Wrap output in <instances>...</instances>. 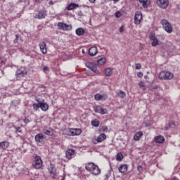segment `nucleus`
I'll use <instances>...</instances> for the list:
<instances>
[{"mask_svg":"<svg viewBox=\"0 0 180 180\" xmlns=\"http://www.w3.org/2000/svg\"><path fill=\"white\" fill-rule=\"evenodd\" d=\"M85 169L86 171H89L90 174H92V175H99V174H101V169L94 162L86 163Z\"/></svg>","mask_w":180,"mask_h":180,"instance_id":"obj_1","label":"nucleus"},{"mask_svg":"<svg viewBox=\"0 0 180 180\" xmlns=\"http://www.w3.org/2000/svg\"><path fill=\"white\" fill-rule=\"evenodd\" d=\"M32 165L35 169H41L43 168V160H41V157L38 155H34Z\"/></svg>","mask_w":180,"mask_h":180,"instance_id":"obj_2","label":"nucleus"},{"mask_svg":"<svg viewBox=\"0 0 180 180\" xmlns=\"http://www.w3.org/2000/svg\"><path fill=\"white\" fill-rule=\"evenodd\" d=\"M47 168L49 172V176L51 178V179H58V172H57V168L56 167V165H54L53 163H51Z\"/></svg>","mask_w":180,"mask_h":180,"instance_id":"obj_3","label":"nucleus"},{"mask_svg":"<svg viewBox=\"0 0 180 180\" xmlns=\"http://www.w3.org/2000/svg\"><path fill=\"white\" fill-rule=\"evenodd\" d=\"M160 24L162 25L164 30L167 32V33H172V32H174V30L172 29V25L167 20H161Z\"/></svg>","mask_w":180,"mask_h":180,"instance_id":"obj_4","label":"nucleus"},{"mask_svg":"<svg viewBox=\"0 0 180 180\" xmlns=\"http://www.w3.org/2000/svg\"><path fill=\"white\" fill-rule=\"evenodd\" d=\"M174 78V74L169 71H161L159 73V79L169 80Z\"/></svg>","mask_w":180,"mask_h":180,"instance_id":"obj_5","label":"nucleus"},{"mask_svg":"<svg viewBox=\"0 0 180 180\" xmlns=\"http://www.w3.org/2000/svg\"><path fill=\"white\" fill-rule=\"evenodd\" d=\"M156 4L161 9H167L169 6V0H156Z\"/></svg>","mask_w":180,"mask_h":180,"instance_id":"obj_6","label":"nucleus"},{"mask_svg":"<svg viewBox=\"0 0 180 180\" xmlns=\"http://www.w3.org/2000/svg\"><path fill=\"white\" fill-rule=\"evenodd\" d=\"M58 27L60 30H63L65 32L72 30V26L71 25L65 24L61 22H58Z\"/></svg>","mask_w":180,"mask_h":180,"instance_id":"obj_7","label":"nucleus"},{"mask_svg":"<svg viewBox=\"0 0 180 180\" xmlns=\"http://www.w3.org/2000/svg\"><path fill=\"white\" fill-rule=\"evenodd\" d=\"M95 113H100V115H108V109H103L100 105H95L93 107Z\"/></svg>","mask_w":180,"mask_h":180,"instance_id":"obj_8","label":"nucleus"},{"mask_svg":"<svg viewBox=\"0 0 180 180\" xmlns=\"http://www.w3.org/2000/svg\"><path fill=\"white\" fill-rule=\"evenodd\" d=\"M77 155L75 150L69 148L65 151V157L68 160H72Z\"/></svg>","mask_w":180,"mask_h":180,"instance_id":"obj_9","label":"nucleus"},{"mask_svg":"<svg viewBox=\"0 0 180 180\" xmlns=\"http://www.w3.org/2000/svg\"><path fill=\"white\" fill-rule=\"evenodd\" d=\"M143 19V14L141 11H136L134 16V23L135 25H140L141 23V20Z\"/></svg>","mask_w":180,"mask_h":180,"instance_id":"obj_10","label":"nucleus"},{"mask_svg":"<svg viewBox=\"0 0 180 180\" xmlns=\"http://www.w3.org/2000/svg\"><path fill=\"white\" fill-rule=\"evenodd\" d=\"M106 134H100V135L97 137L96 139H94L93 141L94 144H98L99 143H102V141H105L106 140Z\"/></svg>","mask_w":180,"mask_h":180,"instance_id":"obj_11","label":"nucleus"},{"mask_svg":"<svg viewBox=\"0 0 180 180\" xmlns=\"http://www.w3.org/2000/svg\"><path fill=\"white\" fill-rule=\"evenodd\" d=\"M36 101L38 102L40 108L43 112H47V110H49V104H47V103L41 102L39 99H37Z\"/></svg>","mask_w":180,"mask_h":180,"instance_id":"obj_12","label":"nucleus"},{"mask_svg":"<svg viewBox=\"0 0 180 180\" xmlns=\"http://www.w3.org/2000/svg\"><path fill=\"white\" fill-rule=\"evenodd\" d=\"M42 131L46 136H53V134H54V130L49 127H44Z\"/></svg>","mask_w":180,"mask_h":180,"instance_id":"obj_13","label":"nucleus"},{"mask_svg":"<svg viewBox=\"0 0 180 180\" xmlns=\"http://www.w3.org/2000/svg\"><path fill=\"white\" fill-rule=\"evenodd\" d=\"M47 16V13L46 10H40L38 14H36L34 16V19H44Z\"/></svg>","mask_w":180,"mask_h":180,"instance_id":"obj_14","label":"nucleus"},{"mask_svg":"<svg viewBox=\"0 0 180 180\" xmlns=\"http://www.w3.org/2000/svg\"><path fill=\"white\" fill-rule=\"evenodd\" d=\"M27 74V70H20V69H18L15 72V77L16 78H22L23 77H25V75H26Z\"/></svg>","mask_w":180,"mask_h":180,"instance_id":"obj_15","label":"nucleus"},{"mask_svg":"<svg viewBox=\"0 0 180 180\" xmlns=\"http://www.w3.org/2000/svg\"><path fill=\"white\" fill-rule=\"evenodd\" d=\"M95 101H106L108 99V95L96 94L94 95Z\"/></svg>","mask_w":180,"mask_h":180,"instance_id":"obj_16","label":"nucleus"},{"mask_svg":"<svg viewBox=\"0 0 180 180\" xmlns=\"http://www.w3.org/2000/svg\"><path fill=\"white\" fill-rule=\"evenodd\" d=\"M44 137L43 133H39L34 136V140L36 143H43V141H44Z\"/></svg>","mask_w":180,"mask_h":180,"instance_id":"obj_17","label":"nucleus"},{"mask_svg":"<svg viewBox=\"0 0 180 180\" xmlns=\"http://www.w3.org/2000/svg\"><path fill=\"white\" fill-rule=\"evenodd\" d=\"M39 49L42 54H47V45L46 44V42L44 41L40 42Z\"/></svg>","mask_w":180,"mask_h":180,"instance_id":"obj_18","label":"nucleus"},{"mask_svg":"<svg viewBox=\"0 0 180 180\" xmlns=\"http://www.w3.org/2000/svg\"><path fill=\"white\" fill-rule=\"evenodd\" d=\"M96 54H98V48L96 46L91 47L89 49V56H90V57H94L96 56Z\"/></svg>","mask_w":180,"mask_h":180,"instance_id":"obj_19","label":"nucleus"},{"mask_svg":"<svg viewBox=\"0 0 180 180\" xmlns=\"http://www.w3.org/2000/svg\"><path fill=\"white\" fill-rule=\"evenodd\" d=\"M86 67H88V68H89L91 71H93V72H98L96 65H95V64H94L93 63L88 62L86 64Z\"/></svg>","mask_w":180,"mask_h":180,"instance_id":"obj_20","label":"nucleus"},{"mask_svg":"<svg viewBox=\"0 0 180 180\" xmlns=\"http://www.w3.org/2000/svg\"><path fill=\"white\" fill-rule=\"evenodd\" d=\"M128 169H129V166H127V165L122 164L118 167V171L121 174H126V172H127Z\"/></svg>","mask_w":180,"mask_h":180,"instance_id":"obj_21","label":"nucleus"},{"mask_svg":"<svg viewBox=\"0 0 180 180\" xmlns=\"http://www.w3.org/2000/svg\"><path fill=\"white\" fill-rule=\"evenodd\" d=\"M155 141L158 144H162L165 142V138L162 135H159L155 137Z\"/></svg>","mask_w":180,"mask_h":180,"instance_id":"obj_22","label":"nucleus"},{"mask_svg":"<svg viewBox=\"0 0 180 180\" xmlns=\"http://www.w3.org/2000/svg\"><path fill=\"white\" fill-rule=\"evenodd\" d=\"M70 133L72 136H79L82 133V130L81 129H70Z\"/></svg>","mask_w":180,"mask_h":180,"instance_id":"obj_23","label":"nucleus"},{"mask_svg":"<svg viewBox=\"0 0 180 180\" xmlns=\"http://www.w3.org/2000/svg\"><path fill=\"white\" fill-rule=\"evenodd\" d=\"M77 8H79V5L75 3H70L67 7V11H72L73 9H77Z\"/></svg>","mask_w":180,"mask_h":180,"instance_id":"obj_24","label":"nucleus"},{"mask_svg":"<svg viewBox=\"0 0 180 180\" xmlns=\"http://www.w3.org/2000/svg\"><path fill=\"white\" fill-rule=\"evenodd\" d=\"M104 74L106 77H112L113 75V69L112 68H107L104 70Z\"/></svg>","mask_w":180,"mask_h":180,"instance_id":"obj_25","label":"nucleus"},{"mask_svg":"<svg viewBox=\"0 0 180 180\" xmlns=\"http://www.w3.org/2000/svg\"><path fill=\"white\" fill-rule=\"evenodd\" d=\"M10 143L8 141H2L0 142V148L1 150H6L9 147Z\"/></svg>","mask_w":180,"mask_h":180,"instance_id":"obj_26","label":"nucleus"},{"mask_svg":"<svg viewBox=\"0 0 180 180\" xmlns=\"http://www.w3.org/2000/svg\"><path fill=\"white\" fill-rule=\"evenodd\" d=\"M108 131H109V128L106 125H104L98 129L99 134L108 133Z\"/></svg>","mask_w":180,"mask_h":180,"instance_id":"obj_27","label":"nucleus"},{"mask_svg":"<svg viewBox=\"0 0 180 180\" xmlns=\"http://www.w3.org/2000/svg\"><path fill=\"white\" fill-rule=\"evenodd\" d=\"M85 33V31L84 30V28L79 27L76 30V34L77 36H82Z\"/></svg>","mask_w":180,"mask_h":180,"instance_id":"obj_28","label":"nucleus"},{"mask_svg":"<svg viewBox=\"0 0 180 180\" xmlns=\"http://www.w3.org/2000/svg\"><path fill=\"white\" fill-rule=\"evenodd\" d=\"M142 136H143V132L139 131L134 135V139L137 141L140 140V139H141Z\"/></svg>","mask_w":180,"mask_h":180,"instance_id":"obj_29","label":"nucleus"},{"mask_svg":"<svg viewBox=\"0 0 180 180\" xmlns=\"http://www.w3.org/2000/svg\"><path fill=\"white\" fill-rule=\"evenodd\" d=\"M106 63V58L103 57L97 60L98 65H103Z\"/></svg>","mask_w":180,"mask_h":180,"instance_id":"obj_30","label":"nucleus"},{"mask_svg":"<svg viewBox=\"0 0 180 180\" xmlns=\"http://www.w3.org/2000/svg\"><path fill=\"white\" fill-rule=\"evenodd\" d=\"M141 4H142V6L143 8H148V1L150 0H139Z\"/></svg>","mask_w":180,"mask_h":180,"instance_id":"obj_31","label":"nucleus"},{"mask_svg":"<svg viewBox=\"0 0 180 180\" xmlns=\"http://www.w3.org/2000/svg\"><path fill=\"white\" fill-rule=\"evenodd\" d=\"M100 122L98 120H94L91 121V126L94 127H99Z\"/></svg>","mask_w":180,"mask_h":180,"instance_id":"obj_32","label":"nucleus"},{"mask_svg":"<svg viewBox=\"0 0 180 180\" xmlns=\"http://www.w3.org/2000/svg\"><path fill=\"white\" fill-rule=\"evenodd\" d=\"M152 41V47H157V46H158V39L155 38V39H153Z\"/></svg>","mask_w":180,"mask_h":180,"instance_id":"obj_33","label":"nucleus"},{"mask_svg":"<svg viewBox=\"0 0 180 180\" xmlns=\"http://www.w3.org/2000/svg\"><path fill=\"white\" fill-rule=\"evenodd\" d=\"M117 161H122L123 160V154L122 153H118L116 155Z\"/></svg>","mask_w":180,"mask_h":180,"instance_id":"obj_34","label":"nucleus"},{"mask_svg":"<svg viewBox=\"0 0 180 180\" xmlns=\"http://www.w3.org/2000/svg\"><path fill=\"white\" fill-rule=\"evenodd\" d=\"M119 98H126V93H124V91L120 90L118 94H117Z\"/></svg>","mask_w":180,"mask_h":180,"instance_id":"obj_35","label":"nucleus"},{"mask_svg":"<svg viewBox=\"0 0 180 180\" xmlns=\"http://www.w3.org/2000/svg\"><path fill=\"white\" fill-rule=\"evenodd\" d=\"M138 85L140 86V88H142L143 91H146L147 89V87H146V84L143 81H141Z\"/></svg>","mask_w":180,"mask_h":180,"instance_id":"obj_36","label":"nucleus"},{"mask_svg":"<svg viewBox=\"0 0 180 180\" xmlns=\"http://www.w3.org/2000/svg\"><path fill=\"white\" fill-rule=\"evenodd\" d=\"M168 126L169 127V129H174V127H175L176 124L174 121H170L168 124Z\"/></svg>","mask_w":180,"mask_h":180,"instance_id":"obj_37","label":"nucleus"},{"mask_svg":"<svg viewBox=\"0 0 180 180\" xmlns=\"http://www.w3.org/2000/svg\"><path fill=\"white\" fill-rule=\"evenodd\" d=\"M32 108L34 110H39V108H40V104L37 103H33L32 104Z\"/></svg>","mask_w":180,"mask_h":180,"instance_id":"obj_38","label":"nucleus"},{"mask_svg":"<svg viewBox=\"0 0 180 180\" xmlns=\"http://www.w3.org/2000/svg\"><path fill=\"white\" fill-rule=\"evenodd\" d=\"M155 39H157V37H155V33L154 32L150 33V34L149 35V39L153 41Z\"/></svg>","mask_w":180,"mask_h":180,"instance_id":"obj_39","label":"nucleus"},{"mask_svg":"<svg viewBox=\"0 0 180 180\" xmlns=\"http://www.w3.org/2000/svg\"><path fill=\"white\" fill-rule=\"evenodd\" d=\"M20 38H21L20 34H15V39L13 41V44H16V43H18L19 39H20Z\"/></svg>","mask_w":180,"mask_h":180,"instance_id":"obj_40","label":"nucleus"},{"mask_svg":"<svg viewBox=\"0 0 180 180\" xmlns=\"http://www.w3.org/2000/svg\"><path fill=\"white\" fill-rule=\"evenodd\" d=\"M137 170L139 171V172L140 174H143V172L144 171V169L143 168V166H141V165H138L137 166Z\"/></svg>","mask_w":180,"mask_h":180,"instance_id":"obj_41","label":"nucleus"},{"mask_svg":"<svg viewBox=\"0 0 180 180\" xmlns=\"http://www.w3.org/2000/svg\"><path fill=\"white\" fill-rule=\"evenodd\" d=\"M15 129V133H22V129L20 127H14Z\"/></svg>","mask_w":180,"mask_h":180,"instance_id":"obj_42","label":"nucleus"},{"mask_svg":"<svg viewBox=\"0 0 180 180\" xmlns=\"http://www.w3.org/2000/svg\"><path fill=\"white\" fill-rule=\"evenodd\" d=\"M122 17V13L120 11H117L115 13V18H121Z\"/></svg>","mask_w":180,"mask_h":180,"instance_id":"obj_43","label":"nucleus"},{"mask_svg":"<svg viewBox=\"0 0 180 180\" xmlns=\"http://www.w3.org/2000/svg\"><path fill=\"white\" fill-rule=\"evenodd\" d=\"M135 65H136V70H141V64H140V63H136L135 64Z\"/></svg>","mask_w":180,"mask_h":180,"instance_id":"obj_44","label":"nucleus"},{"mask_svg":"<svg viewBox=\"0 0 180 180\" xmlns=\"http://www.w3.org/2000/svg\"><path fill=\"white\" fill-rule=\"evenodd\" d=\"M154 89H158V85H155V86H150V91H154Z\"/></svg>","mask_w":180,"mask_h":180,"instance_id":"obj_45","label":"nucleus"},{"mask_svg":"<svg viewBox=\"0 0 180 180\" xmlns=\"http://www.w3.org/2000/svg\"><path fill=\"white\" fill-rule=\"evenodd\" d=\"M24 123H26V124H27V123H30V120H29V118L25 117V119L22 120Z\"/></svg>","mask_w":180,"mask_h":180,"instance_id":"obj_46","label":"nucleus"},{"mask_svg":"<svg viewBox=\"0 0 180 180\" xmlns=\"http://www.w3.org/2000/svg\"><path fill=\"white\" fill-rule=\"evenodd\" d=\"M41 2H43V0H35L34 5H39V4H41Z\"/></svg>","mask_w":180,"mask_h":180,"instance_id":"obj_47","label":"nucleus"},{"mask_svg":"<svg viewBox=\"0 0 180 180\" xmlns=\"http://www.w3.org/2000/svg\"><path fill=\"white\" fill-rule=\"evenodd\" d=\"M123 32H124V25H122V26L120 27V33H123Z\"/></svg>","mask_w":180,"mask_h":180,"instance_id":"obj_48","label":"nucleus"},{"mask_svg":"<svg viewBox=\"0 0 180 180\" xmlns=\"http://www.w3.org/2000/svg\"><path fill=\"white\" fill-rule=\"evenodd\" d=\"M137 76L139 77V78H142V77H143V72H139L138 74H137Z\"/></svg>","mask_w":180,"mask_h":180,"instance_id":"obj_49","label":"nucleus"},{"mask_svg":"<svg viewBox=\"0 0 180 180\" xmlns=\"http://www.w3.org/2000/svg\"><path fill=\"white\" fill-rule=\"evenodd\" d=\"M44 71H49V67L45 66L43 68Z\"/></svg>","mask_w":180,"mask_h":180,"instance_id":"obj_50","label":"nucleus"},{"mask_svg":"<svg viewBox=\"0 0 180 180\" xmlns=\"http://www.w3.org/2000/svg\"><path fill=\"white\" fill-rule=\"evenodd\" d=\"M27 1V0H19L18 2L26 4V1Z\"/></svg>","mask_w":180,"mask_h":180,"instance_id":"obj_51","label":"nucleus"},{"mask_svg":"<svg viewBox=\"0 0 180 180\" xmlns=\"http://www.w3.org/2000/svg\"><path fill=\"white\" fill-rule=\"evenodd\" d=\"M110 1H112L114 2V4H117V2H119V1L120 0H110Z\"/></svg>","mask_w":180,"mask_h":180,"instance_id":"obj_52","label":"nucleus"},{"mask_svg":"<svg viewBox=\"0 0 180 180\" xmlns=\"http://www.w3.org/2000/svg\"><path fill=\"white\" fill-rule=\"evenodd\" d=\"M49 5H54V1H53V0H51L49 1Z\"/></svg>","mask_w":180,"mask_h":180,"instance_id":"obj_53","label":"nucleus"},{"mask_svg":"<svg viewBox=\"0 0 180 180\" xmlns=\"http://www.w3.org/2000/svg\"><path fill=\"white\" fill-rule=\"evenodd\" d=\"M78 15H79V16H82V11H79V12H78Z\"/></svg>","mask_w":180,"mask_h":180,"instance_id":"obj_54","label":"nucleus"},{"mask_svg":"<svg viewBox=\"0 0 180 180\" xmlns=\"http://www.w3.org/2000/svg\"><path fill=\"white\" fill-rule=\"evenodd\" d=\"M95 1L96 0H89V2H91V4H95Z\"/></svg>","mask_w":180,"mask_h":180,"instance_id":"obj_55","label":"nucleus"},{"mask_svg":"<svg viewBox=\"0 0 180 180\" xmlns=\"http://www.w3.org/2000/svg\"><path fill=\"white\" fill-rule=\"evenodd\" d=\"M169 127H165V130H168Z\"/></svg>","mask_w":180,"mask_h":180,"instance_id":"obj_56","label":"nucleus"},{"mask_svg":"<svg viewBox=\"0 0 180 180\" xmlns=\"http://www.w3.org/2000/svg\"><path fill=\"white\" fill-rule=\"evenodd\" d=\"M177 8H178V9L180 10V5H178V6H177Z\"/></svg>","mask_w":180,"mask_h":180,"instance_id":"obj_57","label":"nucleus"},{"mask_svg":"<svg viewBox=\"0 0 180 180\" xmlns=\"http://www.w3.org/2000/svg\"><path fill=\"white\" fill-rule=\"evenodd\" d=\"M83 54H85V51L82 50Z\"/></svg>","mask_w":180,"mask_h":180,"instance_id":"obj_58","label":"nucleus"},{"mask_svg":"<svg viewBox=\"0 0 180 180\" xmlns=\"http://www.w3.org/2000/svg\"><path fill=\"white\" fill-rule=\"evenodd\" d=\"M65 177H63V179H62V180H65Z\"/></svg>","mask_w":180,"mask_h":180,"instance_id":"obj_59","label":"nucleus"},{"mask_svg":"<svg viewBox=\"0 0 180 180\" xmlns=\"http://www.w3.org/2000/svg\"><path fill=\"white\" fill-rule=\"evenodd\" d=\"M31 57L33 58H34V56H31Z\"/></svg>","mask_w":180,"mask_h":180,"instance_id":"obj_60","label":"nucleus"},{"mask_svg":"<svg viewBox=\"0 0 180 180\" xmlns=\"http://www.w3.org/2000/svg\"><path fill=\"white\" fill-rule=\"evenodd\" d=\"M33 53H34V54H36V53L34 51H33Z\"/></svg>","mask_w":180,"mask_h":180,"instance_id":"obj_61","label":"nucleus"},{"mask_svg":"<svg viewBox=\"0 0 180 180\" xmlns=\"http://www.w3.org/2000/svg\"><path fill=\"white\" fill-rule=\"evenodd\" d=\"M0 30H1V27H0Z\"/></svg>","mask_w":180,"mask_h":180,"instance_id":"obj_62","label":"nucleus"}]
</instances>
